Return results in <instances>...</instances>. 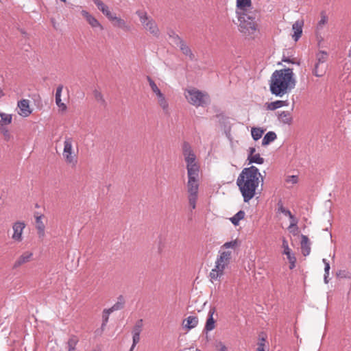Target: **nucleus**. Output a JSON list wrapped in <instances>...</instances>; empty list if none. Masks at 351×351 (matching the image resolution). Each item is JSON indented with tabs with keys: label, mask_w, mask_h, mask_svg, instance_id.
Here are the masks:
<instances>
[{
	"label": "nucleus",
	"mask_w": 351,
	"mask_h": 351,
	"mask_svg": "<svg viewBox=\"0 0 351 351\" xmlns=\"http://www.w3.org/2000/svg\"><path fill=\"white\" fill-rule=\"evenodd\" d=\"M265 130L261 128L254 127L251 130L252 137L254 141L260 139L264 134Z\"/></svg>",
	"instance_id": "obj_35"
},
{
	"label": "nucleus",
	"mask_w": 351,
	"mask_h": 351,
	"mask_svg": "<svg viewBox=\"0 0 351 351\" xmlns=\"http://www.w3.org/2000/svg\"><path fill=\"white\" fill-rule=\"evenodd\" d=\"M328 18L326 14V12H324V11L321 12L320 20L318 21V23L317 24V27H316L317 34H318V32L323 29L324 25H325L328 23Z\"/></svg>",
	"instance_id": "obj_31"
},
{
	"label": "nucleus",
	"mask_w": 351,
	"mask_h": 351,
	"mask_svg": "<svg viewBox=\"0 0 351 351\" xmlns=\"http://www.w3.org/2000/svg\"><path fill=\"white\" fill-rule=\"evenodd\" d=\"M289 260V262L290 263L289 268L290 269H293L295 267V262H296V258H290Z\"/></svg>",
	"instance_id": "obj_52"
},
{
	"label": "nucleus",
	"mask_w": 351,
	"mask_h": 351,
	"mask_svg": "<svg viewBox=\"0 0 351 351\" xmlns=\"http://www.w3.org/2000/svg\"><path fill=\"white\" fill-rule=\"evenodd\" d=\"M1 132L3 134V136L6 140H8L10 138V132L7 129L1 128Z\"/></svg>",
	"instance_id": "obj_53"
},
{
	"label": "nucleus",
	"mask_w": 351,
	"mask_h": 351,
	"mask_svg": "<svg viewBox=\"0 0 351 351\" xmlns=\"http://www.w3.org/2000/svg\"><path fill=\"white\" fill-rule=\"evenodd\" d=\"M328 59V53L323 50L319 51L315 54V60L313 63L320 64V65H324L328 66L327 64V60Z\"/></svg>",
	"instance_id": "obj_19"
},
{
	"label": "nucleus",
	"mask_w": 351,
	"mask_h": 351,
	"mask_svg": "<svg viewBox=\"0 0 351 351\" xmlns=\"http://www.w3.org/2000/svg\"><path fill=\"white\" fill-rule=\"evenodd\" d=\"M94 3L96 5L97 8L109 19L112 18V15L113 14L107 5H106L101 0H93Z\"/></svg>",
	"instance_id": "obj_20"
},
{
	"label": "nucleus",
	"mask_w": 351,
	"mask_h": 351,
	"mask_svg": "<svg viewBox=\"0 0 351 351\" xmlns=\"http://www.w3.org/2000/svg\"><path fill=\"white\" fill-rule=\"evenodd\" d=\"M139 341H140V334H139V332H135L133 335V343H132V346L130 351H133L134 348L139 342Z\"/></svg>",
	"instance_id": "obj_49"
},
{
	"label": "nucleus",
	"mask_w": 351,
	"mask_h": 351,
	"mask_svg": "<svg viewBox=\"0 0 351 351\" xmlns=\"http://www.w3.org/2000/svg\"><path fill=\"white\" fill-rule=\"evenodd\" d=\"M81 14L86 19L88 24L93 28L99 27L100 29H103V27L98 21V20L93 15H91L89 12H88L86 10H82L81 12Z\"/></svg>",
	"instance_id": "obj_14"
},
{
	"label": "nucleus",
	"mask_w": 351,
	"mask_h": 351,
	"mask_svg": "<svg viewBox=\"0 0 351 351\" xmlns=\"http://www.w3.org/2000/svg\"><path fill=\"white\" fill-rule=\"evenodd\" d=\"M267 339V336L264 332L259 335L256 351H269V346Z\"/></svg>",
	"instance_id": "obj_11"
},
{
	"label": "nucleus",
	"mask_w": 351,
	"mask_h": 351,
	"mask_svg": "<svg viewBox=\"0 0 351 351\" xmlns=\"http://www.w3.org/2000/svg\"><path fill=\"white\" fill-rule=\"evenodd\" d=\"M239 29L244 34H252L256 31V16L254 12L241 13L238 16Z\"/></svg>",
	"instance_id": "obj_5"
},
{
	"label": "nucleus",
	"mask_w": 351,
	"mask_h": 351,
	"mask_svg": "<svg viewBox=\"0 0 351 351\" xmlns=\"http://www.w3.org/2000/svg\"><path fill=\"white\" fill-rule=\"evenodd\" d=\"M0 117H1V120H0L1 125H8L12 122V117L11 114H6L4 112H0Z\"/></svg>",
	"instance_id": "obj_40"
},
{
	"label": "nucleus",
	"mask_w": 351,
	"mask_h": 351,
	"mask_svg": "<svg viewBox=\"0 0 351 351\" xmlns=\"http://www.w3.org/2000/svg\"><path fill=\"white\" fill-rule=\"evenodd\" d=\"M188 178H199L200 167L197 162L186 165Z\"/></svg>",
	"instance_id": "obj_12"
},
{
	"label": "nucleus",
	"mask_w": 351,
	"mask_h": 351,
	"mask_svg": "<svg viewBox=\"0 0 351 351\" xmlns=\"http://www.w3.org/2000/svg\"><path fill=\"white\" fill-rule=\"evenodd\" d=\"M184 97L190 104L195 107H204L210 101V97L206 92L193 87L184 90Z\"/></svg>",
	"instance_id": "obj_3"
},
{
	"label": "nucleus",
	"mask_w": 351,
	"mask_h": 351,
	"mask_svg": "<svg viewBox=\"0 0 351 351\" xmlns=\"http://www.w3.org/2000/svg\"><path fill=\"white\" fill-rule=\"evenodd\" d=\"M261 174L255 166L243 169L237 179V185L243 196L244 202H249L256 195Z\"/></svg>",
	"instance_id": "obj_1"
},
{
	"label": "nucleus",
	"mask_w": 351,
	"mask_h": 351,
	"mask_svg": "<svg viewBox=\"0 0 351 351\" xmlns=\"http://www.w3.org/2000/svg\"><path fill=\"white\" fill-rule=\"evenodd\" d=\"M282 247L283 248V254L287 255V259L295 257L294 254H291V250L289 247L288 241L285 239H282Z\"/></svg>",
	"instance_id": "obj_37"
},
{
	"label": "nucleus",
	"mask_w": 351,
	"mask_h": 351,
	"mask_svg": "<svg viewBox=\"0 0 351 351\" xmlns=\"http://www.w3.org/2000/svg\"><path fill=\"white\" fill-rule=\"evenodd\" d=\"M178 47L180 48L182 53L189 57L191 60H193L195 58L194 54L192 53L191 48L186 44L184 40L180 44H179Z\"/></svg>",
	"instance_id": "obj_26"
},
{
	"label": "nucleus",
	"mask_w": 351,
	"mask_h": 351,
	"mask_svg": "<svg viewBox=\"0 0 351 351\" xmlns=\"http://www.w3.org/2000/svg\"><path fill=\"white\" fill-rule=\"evenodd\" d=\"M36 228L39 239H43L45 236V226L43 221V215H36Z\"/></svg>",
	"instance_id": "obj_16"
},
{
	"label": "nucleus",
	"mask_w": 351,
	"mask_h": 351,
	"mask_svg": "<svg viewBox=\"0 0 351 351\" xmlns=\"http://www.w3.org/2000/svg\"><path fill=\"white\" fill-rule=\"evenodd\" d=\"M256 152V148L255 147H250L249 148V154L248 156H252L254 155V154Z\"/></svg>",
	"instance_id": "obj_57"
},
{
	"label": "nucleus",
	"mask_w": 351,
	"mask_h": 351,
	"mask_svg": "<svg viewBox=\"0 0 351 351\" xmlns=\"http://www.w3.org/2000/svg\"><path fill=\"white\" fill-rule=\"evenodd\" d=\"M62 88H63L62 85H60L58 86V88L56 89V92L55 98H56V105L59 108H62V110H66V106L64 103L62 102V100H61V94H62Z\"/></svg>",
	"instance_id": "obj_27"
},
{
	"label": "nucleus",
	"mask_w": 351,
	"mask_h": 351,
	"mask_svg": "<svg viewBox=\"0 0 351 351\" xmlns=\"http://www.w3.org/2000/svg\"><path fill=\"white\" fill-rule=\"evenodd\" d=\"M247 160H249L250 164L256 163L258 165H261L264 162V158L261 157L259 154L248 156Z\"/></svg>",
	"instance_id": "obj_36"
},
{
	"label": "nucleus",
	"mask_w": 351,
	"mask_h": 351,
	"mask_svg": "<svg viewBox=\"0 0 351 351\" xmlns=\"http://www.w3.org/2000/svg\"><path fill=\"white\" fill-rule=\"evenodd\" d=\"M94 96H95V99L98 102H100L101 104H105V99H104L102 94L99 91L95 90L94 91Z\"/></svg>",
	"instance_id": "obj_47"
},
{
	"label": "nucleus",
	"mask_w": 351,
	"mask_h": 351,
	"mask_svg": "<svg viewBox=\"0 0 351 351\" xmlns=\"http://www.w3.org/2000/svg\"><path fill=\"white\" fill-rule=\"evenodd\" d=\"M79 339L75 336H72L69 338L68 341V346H69V351H75V346L78 342Z\"/></svg>",
	"instance_id": "obj_43"
},
{
	"label": "nucleus",
	"mask_w": 351,
	"mask_h": 351,
	"mask_svg": "<svg viewBox=\"0 0 351 351\" xmlns=\"http://www.w3.org/2000/svg\"><path fill=\"white\" fill-rule=\"evenodd\" d=\"M112 314L107 308H104L102 311L101 315V329H104L106 327L107 323L108 322L109 316Z\"/></svg>",
	"instance_id": "obj_38"
},
{
	"label": "nucleus",
	"mask_w": 351,
	"mask_h": 351,
	"mask_svg": "<svg viewBox=\"0 0 351 351\" xmlns=\"http://www.w3.org/2000/svg\"><path fill=\"white\" fill-rule=\"evenodd\" d=\"M168 35L171 38V42L177 46L183 41V40L173 30H169L168 32Z\"/></svg>",
	"instance_id": "obj_39"
},
{
	"label": "nucleus",
	"mask_w": 351,
	"mask_h": 351,
	"mask_svg": "<svg viewBox=\"0 0 351 351\" xmlns=\"http://www.w3.org/2000/svg\"><path fill=\"white\" fill-rule=\"evenodd\" d=\"M214 313H215V308H210L208 312V318H207V320L206 322L204 329H214V328H215V319L213 318Z\"/></svg>",
	"instance_id": "obj_32"
},
{
	"label": "nucleus",
	"mask_w": 351,
	"mask_h": 351,
	"mask_svg": "<svg viewBox=\"0 0 351 351\" xmlns=\"http://www.w3.org/2000/svg\"><path fill=\"white\" fill-rule=\"evenodd\" d=\"M295 84L292 69L276 70L271 76L269 90L272 95L282 97L290 93L295 88Z\"/></svg>",
	"instance_id": "obj_2"
},
{
	"label": "nucleus",
	"mask_w": 351,
	"mask_h": 351,
	"mask_svg": "<svg viewBox=\"0 0 351 351\" xmlns=\"http://www.w3.org/2000/svg\"><path fill=\"white\" fill-rule=\"evenodd\" d=\"M277 138L276 134L273 131H269L264 136L262 140V145L266 146L274 141Z\"/></svg>",
	"instance_id": "obj_30"
},
{
	"label": "nucleus",
	"mask_w": 351,
	"mask_h": 351,
	"mask_svg": "<svg viewBox=\"0 0 351 351\" xmlns=\"http://www.w3.org/2000/svg\"><path fill=\"white\" fill-rule=\"evenodd\" d=\"M348 57L351 58V46L348 51Z\"/></svg>",
	"instance_id": "obj_59"
},
{
	"label": "nucleus",
	"mask_w": 351,
	"mask_h": 351,
	"mask_svg": "<svg viewBox=\"0 0 351 351\" xmlns=\"http://www.w3.org/2000/svg\"><path fill=\"white\" fill-rule=\"evenodd\" d=\"M158 97V103L159 106L162 108L165 114H169V104L167 100L166 99L165 95L162 94L160 96L157 97Z\"/></svg>",
	"instance_id": "obj_33"
},
{
	"label": "nucleus",
	"mask_w": 351,
	"mask_h": 351,
	"mask_svg": "<svg viewBox=\"0 0 351 351\" xmlns=\"http://www.w3.org/2000/svg\"><path fill=\"white\" fill-rule=\"evenodd\" d=\"M322 262L324 264V280L326 284L328 282V276H329V271H330V264L327 259L323 258Z\"/></svg>",
	"instance_id": "obj_42"
},
{
	"label": "nucleus",
	"mask_w": 351,
	"mask_h": 351,
	"mask_svg": "<svg viewBox=\"0 0 351 351\" xmlns=\"http://www.w3.org/2000/svg\"><path fill=\"white\" fill-rule=\"evenodd\" d=\"M217 348L219 351H228L226 346L222 343H219L218 344Z\"/></svg>",
	"instance_id": "obj_55"
},
{
	"label": "nucleus",
	"mask_w": 351,
	"mask_h": 351,
	"mask_svg": "<svg viewBox=\"0 0 351 351\" xmlns=\"http://www.w3.org/2000/svg\"><path fill=\"white\" fill-rule=\"evenodd\" d=\"M18 107L20 109L19 114L23 117H27L31 114L29 110V101L27 99H23L18 103Z\"/></svg>",
	"instance_id": "obj_21"
},
{
	"label": "nucleus",
	"mask_w": 351,
	"mask_h": 351,
	"mask_svg": "<svg viewBox=\"0 0 351 351\" xmlns=\"http://www.w3.org/2000/svg\"><path fill=\"white\" fill-rule=\"evenodd\" d=\"M343 69L347 72L350 73L351 71V62L350 63H346Z\"/></svg>",
	"instance_id": "obj_56"
},
{
	"label": "nucleus",
	"mask_w": 351,
	"mask_h": 351,
	"mask_svg": "<svg viewBox=\"0 0 351 351\" xmlns=\"http://www.w3.org/2000/svg\"><path fill=\"white\" fill-rule=\"evenodd\" d=\"M290 219V225L289 226V230H290L291 231V229L294 227H297V224H298V219L295 217L294 215H293L292 214H291V215L288 216Z\"/></svg>",
	"instance_id": "obj_46"
},
{
	"label": "nucleus",
	"mask_w": 351,
	"mask_h": 351,
	"mask_svg": "<svg viewBox=\"0 0 351 351\" xmlns=\"http://www.w3.org/2000/svg\"><path fill=\"white\" fill-rule=\"evenodd\" d=\"M287 101H282V100H277L275 101H272L270 103H266L265 106L267 110H274L278 108H280L282 106H286Z\"/></svg>",
	"instance_id": "obj_28"
},
{
	"label": "nucleus",
	"mask_w": 351,
	"mask_h": 351,
	"mask_svg": "<svg viewBox=\"0 0 351 351\" xmlns=\"http://www.w3.org/2000/svg\"><path fill=\"white\" fill-rule=\"evenodd\" d=\"M113 23L114 27L121 28L124 31H130V27L127 23L120 17L116 16L114 14L112 15V18L109 19Z\"/></svg>",
	"instance_id": "obj_17"
},
{
	"label": "nucleus",
	"mask_w": 351,
	"mask_h": 351,
	"mask_svg": "<svg viewBox=\"0 0 351 351\" xmlns=\"http://www.w3.org/2000/svg\"><path fill=\"white\" fill-rule=\"evenodd\" d=\"M32 255H33V254L32 252H24L15 261V263L14 264V268L19 267L21 265L29 262L30 261Z\"/></svg>",
	"instance_id": "obj_23"
},
{
	"label": "nucleus",
	"mask_w": 351,
	"mask_h": 351,
	"mask_svg": "<svg viewBox=\"0 0 351 351\" xmlns=\"http://www.w3.org/2000/svg\"><path fill=\"white\" fill-rule=\"evenodd\" d=\"M136 14L138 16L143 28L154 37L159 38L160 31L156 21L148 16L145 12L138 10Z\"/></svg>",
	"instance_id": "obj_6"
},
{
	"label": "nucleus",
	"mask_w": 351,
	"mask_h": 351,
	"mask_svg": "<svg viewBox=\"0 0 351 351\" xmlns=\"http://www.w3.org/2000/svg\"><path fill=\"white\" fill-rule=\"evenodd\" d=\"M25 228V223L23 221H16L12 226L13 234L12 239L16 242H21L23 240V232Z\"/></svg>",
	"instance_id": "obj_9"
},
{
	"label": "nucleus",
	"mask_w": 351,
	"mask_h": 351,
	"mask_svg": "<svg viewBox=\"0 0 351 351\" xmlns=\"http://www.w3.org/2000/svg\"><path fill=\"white\" fill-rule=\"evenodd\" d=\"M125 299L123 295H119L117 298V301L110 308H107L111 313L114 311H118L124 308L125 306Z\"/></svg>",
	"instance_id": "obj_25"
},
{
	"label": "nucleus",
	"mask_w": 351,
	"mask_h": 351,
	"mask_svg": "<svg viewBox=\"0 0 351 351\" xmlns=\"http://www.w3.org/2000/svg\"><path fill=\"white\" fill-rule=\"evenodd\" d=\"M198 324V319L195 316H189L183 320L182 324L184 329H192L195 328Z\"/></svg>",
	"instance_id": "obj_24"
},
{
	"label": "nucleus",
	"mask_w": 351,
	"mask_h": 351,
	"mask_svg": "<svg viewBox=\"0 0 351 351\" xmlns=\"http://www.w3.org/2000/svg\"><path fill=\"white\" fill-rule=\"evenodd\" d=\"M186 187L189 195H197L199 189V178H188Z\"/></svg>",
	"instance_id": "obj_10"
},
{
	"label": "nucleus",
	"mask_w": 351,
	"mask_h": 351,
	"mask_svg": "<svg viewBox=\"0 0 351 351\" xmlns=\"http://www.w3.org/2000/svg\"><path fill=\"white\" fill-rule=\"evenodd\" d=\"M337 276L341 278H350L351 277L350 274L346 270H339L337 272Z\"/></svg>",
	"instance_id": "obj_48"
},
{
	"label": "nucleus",
	"mask_w": 351,
	"mask_h": 351,
	"mask_svg": "<svg viewBox=\"0 0 351 351\" xmlns=\"http://www.w3.org/2000/svg\"><path fill=\"white\" fill-rule=\"evenodd\" d=\"M252 1L251 0H237V16L240 15V14H247L250 13L247 10V8L251 7Z\"/></svg>",
	"instance_id": "obj_13"
},
{
	"label": "nucleus",
	"mask_w": 351,
	"mask_h": 351,
	"mask_svg": "<svg viewBox=\"0 0 351 351\" xmlns=\"http://www.w3.org/2000/svg\"><path fill=\"white\" fill-rule=\"evenodd\" d=\"M298 180V178L297 176H288L287 178L286 179L287 182H291L292 184L297 183Z\"/></svg>",
	"instance_id": "obj_51"
},
{
	"label": "nucleus",
	"mask_w": 351,
	"mask_h": 351,
	"mask_svg": "<svg viewBox=\"0 0 351 351\" xmlns=\"http://www.w3.org/2000/svg\"><path fill=\"white\" fill-rule=\"evenodd\" d=\"M303 22L300 21H295L292 25V29L293 34L292 38L295 41H298L302 34Z\"/></svg>",
	"instance_id": "obj_18"
},
{
	"label": "nucleus",
	"mask_w": 351,
	"mask_h": 351,
	"mask_svg": "<svg viewBox=\"0 0 351 351\" xmlns=\"http://www.w3.org/2000/svg\"><path fill=\"white\" fill-rule=\"evenodd\" d=\"M189 206L191 210H193L196 208V202L197 199V195H189L188 196Z\"/></svg>",
	"instance_id": "obj_45"
},
{
	"label": "nucleus",
	"mask_w": 351,
	"mask_h": 351,
	"mask_svg": "<svg viewBox=\"0 0 351 351\" xmlns=\"http://www.w3.org/2000/svg\"><path fill=\"white\" fill-rule=\"evenodd\" d=\"M143 326V319H138L136 322L134 329H141Z\"/></svg>",
	"instance_id": "obj_54"
},
{
	"label": "nucleus",
	"mask_w": 351,
	"mask_h": 351,
	"mask_svg": "<svg viewBox=\"0 0 351 351\" xmlns=\"http://www.w3.org/2000/svg\"><path fill=\"white\" fill-rule=\"evenodd\" d=\"M236 245H237V241H231L225 243L221 246V248H226V249L234 248L236 247Z\"/></svg>",
	"instance_id": "obj_50"
},
{
	"label": "nucleus",
	"mask_w": 351,
	"mask_h": 351,
	"mask_svg": "<svg viewBox=\"0 0 351 351\" xmlns=\"http://www.w3.org/2000/svg\"><path fill=\"white\" fill-rule=\"evenodd\" d=\"M328 69V66L320 65L313 63L311 65V70L312 74L317 77H322L326 74Z\"/></svg>",
	"instance_id": "obj_15"
},
{
	"label": "nucleus",
	"mask_w": 351,
	"mask_h": 351,
	"mask_svg": "<svg viewBox=\"0 0 351 351\" xmlns=\"http://www.w3.org/2000/svg\"><path fill=\"white\" fill-rule=\"evenodd\" d=\"M182 154L186 164H190L197 162L196 156L188 142H184L182 144Z\"/></svg>",
	"instance_id": "obj_8"
},
{
	"label": "nucleus",
	"mask_w": 351,
	"mask_h": 351,
	"mask_svg": "<svg viewBox=\"0 0 351 351\" xmlns=\"http://www.w3.org/2000/svg\"><path fill=\"white\" fill-rule=\"evenodd\" d=\"M232 252L230 251H219V255L215 261V267L210 272V280H219L223 275V271L230 263Z\"/></svg>",
	"instance_id": "obj_4"
},
{
	"label": "nucleus",
	"mask_w": 351,
	"mask_h": 351,
	"mask_svg": "<svg viewBox=\"0 0 351 351\" xmlns=\"http://www.w3.org/2000/svg\"><path fill=\"white\" fill-rule=\"evenodd\" d=\"M73 139L71 137L66 136L64 141L63 157L68 164L75 166L77 163L75 154L73 150Z\"/></svg>",
	"instance_id": "obj_7"
},
{
	"label": "nucleus",
	"mask_w": 351,
	"mask_h": 351,
	"mask_svg": "<svg viewBox=\"0 0 351 351\" xmlns=\"http://www.w3.org/2000/svg\"><path fill=\"white\" fill-rule=\"evenodd\" d=\"M278 212L281 213L286 216H289L291 214V213L289 210H288L284 207V206L281 202H279L278 203Z\"/></svg>",
	"instance_id": "obj_44"
},
{
	"label": "nucleus",
	"mask_w": 351,
	"mask_h": 351,
	"mask_svg": "<svg viewBox=\"0 0 351 351\" xmlns=\"http://www.w3.org/2000/svg\"><path fill=\"white\" fill-rule=\"evenodd\" d=\"M147 81L149 82V84L152 88V90L156 95L157 97L160 96L162 95L160 90L157 86L156 84L152 80V79L147 76Z\"/></svg>",
	"instance_id": "obj_41"
},
{
	"label": "nucleus",
	"mask_w": 351,
	"mask_h": 351,
	"mask_svg": "<svg viewBox=\"0 0 351 351\" xmlns=\"http://www.w3.org/2000/svg\"><path fill=\"white\" fill-rule=\"evenodd\" d=\"M245 213L243 210H239L230 220L234 226H238L239 221L245 217Z\"/></svg>",
	"instance_id": "obj_34"
},
{
	"label": "nucleus",
	"mask_w": 351,
	"mask_h": 351,
	"mask_svg": "<svg viewBox=\"0 0 351 351\" xmlns=\"http://www.w3.org/2000/svg\"><path fill=\"white\" fill-rule=\"evenodd\" d=\"M61 1H64V2L65 1V0H61Z\"/></svg>",
	"instance_id": "obj_60"
},
{
	"label": "nucleus",
	"mask_w": 351,
	"mask_h": 351,
	"mask_svg": "<svg viewBox=\"0 0 351 351\" xmlns=\"http://www.w3.org/2000/svg\"><path fill=\"white\" fill-rule=\"evenodd\" d=\"M278 119L281 123L287 125H290L293 120L289 111L278 112Z\"/></svg>",
	"instance_id": "obj_22"
},
{
	"label": "nucleus",
	"mask_w": 351,
	"mask_h": 351,
	"mask_svg": "<svg viewBox=\"0 0 351 351\" xmlns=\"http://www.w3.org/2000/svg\"><path fill=\"white\" fill-rule=\"evenodd\" d=\"M282 61H283V62H285L292 63V64H293V63H294V62H293V60H290V58H285V57H284V58H282Z\"/></svg>",
	"instance_id": "obj_58"
},
{
	"label": "nucleus",
	"mask_w": 351,
	"mask_h": 351,
	"mask_svg": "<svg viewBox=\"0 0 351 351\" xmlns=\"http://www.w3.org/2000/svg\"><path fill=\"white\" fill-rule=\"evenodd\" d=\"M301 247L302 254L304 256H308L310 254L311 247L308 244V239L306 236H302Z\"/></svg>",
	"instance_id": "obj_29"
}]
</instances>
